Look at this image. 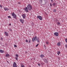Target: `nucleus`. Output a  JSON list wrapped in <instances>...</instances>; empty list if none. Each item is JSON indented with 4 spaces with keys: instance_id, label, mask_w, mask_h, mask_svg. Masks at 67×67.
Listing matches in <instances>:
<instances>
[{
    "instance_id": "obj_1",
    "label": "nucleus",
    "mask_w": 67,
    "mask_h": 67,
    "mask_svg": "<svg viewBox=\"0 0 67 67\" xmlns=\"http://www.w3.org/2000/svg\"><path fill=\"white\" fill-rule=\"evenodd\" d=\"M28 10H29V11H31V10H32V5H30V4L28 5L27 8L26 7L24 9L25 11L27 12H29Z\"/></svg>"
},
{
    "instance_id": "obj_2",
    "label": "nucleus",
    "mask_w": 67,
    "mask_h": 67,
    "mask_svg": "<svg viewBox=\"0 0 67 67\" xmlns=\"http://www.w3.org/2000/svg\"><path fill=\"white\" fill-rule=\"evenodd\" d=\"M37 19H39L40 20H42L43 19V18L41 16H37Z\"/></svg>"
},
{
    "instance_id": "obj_3",
    "label": "nucleus",
    "mask_w": 67,
    "mask_h": 67,
    "mask_svg": "<svg viewBox=\"0 0 67 67\" xmlns=\"http://www.w3.org/2000/svg\"><path fill=\"white\" fill-rule=\"evenodd\" d=\"M13 67H17V65H16V64L15 62L14 63L13 65Z\"/></svg>"
},
{
    "instance_id": "obj_4",
    "label": "nucleus",
    "mask_w": 67,
    "mask_h": 67,
    "mask_svg": "<svg viewBox=\"0 0 67 67\" xmlns=\"http://www.w3.org/2000/svg\"><path fill=\"white\" fill-rule=\"evenodd\" d=\"M54 36H58V32H55L54 33Z\"/></svg>"
},
{
    "instance_id": "obj_5",
    "label": "nucleus",
    "mask_w": 67,
    "mask_h": 67,
    "mask_svg": "<svg viewBox=\"0 0 67 67\" xmlns=\"http://www.w3.org/2000/svg\"><path fill=\"white\" fill-rule=\"evenodd\" d=\"M22 16L23 19H25L26 18V15L25 14H23L22 15Z\"/></svg>"
},
{
    "instance_id": "obj_6",
    "label": "nucleus",
    "mask_w": 67,
    "mask_h": 67,
    "mask_svg": "<svg viewBox=\"0 0 67 67\" xmlns=\"http://www.w3.org/2000/svg\"><path fill=\"white\" fill-rule=\"evenodd\" d=\"M20 21L22 24H23L24 23V20H23V19H20Z\"/></svg>"
},
{
    "instance_id": "obj_7",
    "label": "nucleus",
    "mask_w": 67,
    "mask_h": 67,
    "mask_svg": "<svg viewBox=\"0 0 67 67\" xmlns=\"http://www.w3.org/2000/svg\"><path fill=\"white\" fill-rule=\"evenodd\" d=\"M46 2H47L46 0H44L43 1V4H46Z\"/></svg>"
},
{
    "instance_id": "obj_8",
    "label": "nucleus",
    "mask_w": 67,
    "mask_h": 67,
    "mask_svg": "<svg viewBox=\"0 0 67 67\" xmlns=\"http://www.w3.org/2000/svg\"><path fill=\"white\" fill-rule=\"evenodd\" d=\"M44 62L46 63H47L48 62V60L47 59H44Z\"/></svg>"
},
{
    "instance_id": "obj_9",
    "label": "nucleus",
    "mask_w": 67,
    "mask_h": 67,
    "mask_svg": "<svg viewBox=\"0 0 67 67\" xmlns=\"http://www.w3.org/2000/svg\"><path fill=\"white\" fill-rule=\"evenodd\" d=\"M4 34H5V35L6 36H8V32H5Z\"/></svg>"
},
{
    "instance_id": "obj_10",
    "label": "nucleus",
    "mask_w": 67,
    "mask_h": 67,
    "mask_svg": "<svg viewBox=\"0 0 67 67\" xmlns=\"http://www.w3.org/2000/svg\"><path fill=\"white\" fill-rule=\"evenodd\" d=\"M4 9L5 11H8L9 10V9L7 8L4 7Z\"/></svg>"
},
{
    "instance_id": "obj_11",
    "label": "nucleus",
    "mask_w": 67,
    "mask_h": 67,
    "mask_svg": "<svg viewBox=\"0 0 67 67\" xmlns=\"http://www.w3.org/2000/svg\"><path fill=\"white\" fill-rule=\"evenodd\" d=\"M57 44L58 46H59L61 45V42H58Z\"/></svg>"
},
{
    "instance_id": "obj_12",
    "label": "nucleus",
    "mask_w": 67,
    "mask_h": 67,
    "mask_svg": "<svg viewBox=\"0 0 67 67\" xmlns=\"http://www.w3.org/2000/svg\"><path fill=\"white\" fill-rule=\"evenodd\" d=\"M10 57V55H9V54H7L6 55H5V57Z\"/></svg>"
},
{
    "instance_id": "obj_13",
    "label": "nucleus",
    "mask_w": 67,
    "mask_h": 67,
    "mask_svg": "<svg viewBox=\"0 0 67 67\" xmlns=\"http://www.w3.org/2000/svg\"><path fill=\"white\" fill-rule=\"evenodd\" d=\"M11 15H12V16H13V17L14 16V15H15V14L14 12H13V13L11 14Z\"/></svg>"
},
{
    "instance_id": "obj_14",
    "label": "nucleus",
    "mask_w": 67,
    "mask_h": 67,
    "mask_svg": "<svg viewBox=\"0 0 67 67\" xmlns=\"http://www.w3.org/2000/svg\"><path fill=\"white\" fill-rule=\"evenodd\" d=\"M16 15H14V16L13 17V18H14V19H16Z\"/></svg>"
},
{
    "instance_id": "obj_15",
    "label": "nucleus",
    "mask_w": 67,
    "mask_h": 67,
    "mask_svg": "<svg viewBox=\"0 0 67 67\" xmlns=\"http://www.w3.org/2000/svg\"><path fill=\"white\" fill-rule=\"evenodd\" d=\"M35 41V37H33L32 40V42H34V41Z\"/></svg>"
},
{
    "instance_id": "obj_16",
    "label": "nucleus",
    "mask_w": 67,
    "mask_h": 67,
    "mask_svg": "<svg viewBox=\"0 0 67 67\" xmlns=\"http://www.w3.org/2000/svg\"><path fill=\"white\" fill-rule=\"evenodd\" d=\"M40 57L41 58H43L44 57V55H43V54H41V55L40 56Z\"/></svg>"
},
{
    "instance_id": "obj_17",
    "label": "nucleus",
    "mask_w": 67,
    "mask_h": 67,
    "mask_svg": "<svg viewBox=\"0 0 67 67\" xmlns=\"http://www.w3.org/2000/svg\"><path fill=\"white\" fill-rule=\"evenodd\" d=\"M35 41H37V36H35Z\"/></svg>"
},
{
    "instance_id": "obj_18",
    "label": "nucleus",
    "mask_w": 67,
    "mask_h": 67,
    "mask_svg": "<svg viewBox=\"0 0 67 67\" xmlns=\"http://www.w3.org/2000/svg\"><path fill=\"white\" fill-rule=\"evenodd\" d=\"M60 54V51H58L57 54L58 55H59V54Z\"/></svg>"
},
{
    "instance_id": "obj_19",
    "label": "nucleus",
    "mask_w": 67,
    "mask_h": 67,
    "mask_svg": "<svg viewBox=\"0 0 67 67\" xmlns=\"http://www.w3.org/2000/svg\"><path fill=\"white\" fill-rule=\"evenodd\" d=\"M56 9H54L53 10V12H56Z\"/></svg>"
},
{
    "instance_id": "obj_20",
    "label": "nucleus",
    "mask_w": 67,
    "mask_h": 67,
    "mask_svg": "<svg viewBox=\"0 0 67 67\" xmlns=\"http://www.w3.org/2000/svg\"><path fill=\"white\" fill-rule=\"evenodd\" d=\"M57 24H58V25H60V23L59 22H58L57 23Z\"/></svg>"
},
{
    "instance_id": "obj_21",
    "label": "nucleus",
    "mask_w": 67,
    "mask_h": 67,
    "mask_svg": "<svg viewBox=\"0 0 67 67\" xmlns=\"http://www.w3.org/2000/svg\"><path fill=\"white\" fill-rule=\"evenodd\" d=\"M0 53H4V51L2 50Z\"/></svg>"
},
{
    "instance_id": "obj_22",
    "label": "nucleus",
    "mask_w": 67,
    "mask_h": 67,
    "mask_svg": "<svg viewBox=\"0 0 67 67\" xmlns=\"http://www.w3.org/2000/svg\"><path fill=\"white\" fill-rule=\"evenodd\" d=\"M43 0H40L39 1V2L40 3H42V1H43Z\"/></svg>"
},
{
    "instance_id": "obj_23",
    "label": "nucleus",
    "mask_w": 67,
    "mask_h": 67,
    "mask_svg": "<svg viewBox=\"0 0 67 67\" xmlns=\"http://www.w3.org/2000/svg\"><path fill=\"white\" fill-rule=\"evenodd\" d=\"M37 42H40V40H39V38H38V39H37Z\"/></svg>"
},
{
    "instance_id": "obj_24",
    "label": "nucleus",
    "mask_w": 67,
    "mask_h": 67,
    "mask_svg": "<svg viewBox=\"0 0 67 67\" xmlns=\"http://www.w3.org/2000/svg\"><path fill=\"white\" fill-rule=\"evenodd\" d=\"M48 42H47V41H46V43L47 44V45H48Z\"/></svg>"
},
{
    "instance_id": "obj_25",
    "label": "nucleus",
    "mask_w": 67,
    "mask_h": 67,
    "mask_svg": "<svg viewBox=\"0 0 67 67\" xmlns=\"http://www.w3.org/2000/svg\"><path fill=\"white\" fill-rule=\"evenodd\" d=\"M29 42L30 43H31V39L29 40Z\"/></svg>"
},
{
    "instance_id": "obj_26",
    "label": "nucleus",
    "mask_w": 67,
    "mask_h": 67,
    "mask_svg": "<svg viewBox=\"0 0 67 67\" xmlns=\"http://www.w3.org/2000/svg\"><path fill=\"white\" fill-rule=\"evenodd\" d=\"M21 67H24V66L22 64L21 65Z\"/></svg>"
},
{
    "instance_id": "obj_27",
    "label": "nucleus",
    "mask_w": 67,
    "mask_h": 67,
    "mask_svg": "<svg viewBox=\"0 0 67 67\" xmlns=\"http://www.w3.org/2000/svg\"><path fill=\"white\" fill-rule=\"evenodd\" d=\"M50 5L51 7H52V3H50Z\"/></svg>"
},
{
    "instance_id": "obj_28",
    "label": "nucleus",
    "mask_w": 67,
    "mask_h": 67,
    "mask_svg": "<svg viewBox=\"0 0 67 67\" xmlns=\"http://www.w3.org/2000/svg\"><path fill=\"white\" fill-rule=\"evenodd\" d=\"M16 57H19V55L18 54H16Z\"/></svg>"
},
{
    "instance_id": "obj_29",
    "label": "nucleus",
    "mask_w": 67,
    "mask_h": 67,
    "mask_svg": "<svg viewBox=\"0 0 67 67\" xmlns=\"http://www.w3.org/2000/svg\"><path fill=\"white\" fill-rule=\"evenodd\" d=\"M56 5V4H55V3H53V5L54 6V5Z\"/></svg>"
},
{
    "instance_id": "obj_30",
    "label": "nucleus",
    "mask_w": 67,
    "mask_h": 67,
    "mask_svg": "<svg viewBox=\"0 0 67 67\" xmlns=\"http://www.w3.org/2000/svg\"><path fill=\"white\" fill-rule=\"evenodd\" d=\"M38 65L39 66H41L40 65V63H38Z\"/></svg>"
},
{
    "instance_id": "obj_31",
    "label": "nucleus",
    "mask_w": 67,
    "mask_h": 67,
    "mask_svg": "<svg viewBox=\"0 0 67 67\" xmlns=\"http://www.w3.org/2000/svg\"><path fill=\"white\" fill-rule=\"evenodd\" d=\"M15 59H16V60H18V58L17 57H16L15 58Z\"/></svg>"
},
{
    "instance_id": "obj_32",
    "label": "nucleus",
    "mask_w": 67,
    "mask_h": 67,
    "mask_svg": "<svg viewBox=\"0 0 67 67\" xmlns=\"http://www.w3.org/2000/svg\"><path fill=\"white\" fill-rule=\"evenodd\" d=\"M17 47L16 45H15H15H14V47Z\"/></svg>"
},
{
    "instance_id": "obj_33",
    "label": "nucleus",
    "mask_w": 67,
    "mask_h": 67,
    "mask_svg": "<svg viewBox=\"0 0 67 67\" xmlns=\"http://www.w3.org/2000/svg\"><path fill=\"white\" fill-rule=\"evenodd\" d=\"M65 41L66 43H67V39H65Z\"/></svg>"
},
{
    "instance_id": "obj_34",
    "label": "nucleus",
    "mask_w": 67,
    "mask_h": 67,
    "mask_svg": "<svg viewBox=\"0 0 67 67\" xmlns=\"http://www.w3.org/2000/svg\"><path fill=\"white\" fill-rule=\"evenodd\" d=\"M8 18H11V17L10 16H8Z\"/></svg>"
},
{
    "instance_id": "obj_35",
    "label": "nucleus",
    "mask_w": 67,
    "mask_h": 67,
    "mask_svg": "<svg viewBox=\"0 0 67 67\" xmlns=\"http://www.w3.org/2000/svg\"><path fill=\"white\" fill-rule=\"evenodd\" d=\"M9 31H12V29H9Z\"/></svg>"
},
{
    "instance_id": "obj_36",
    "label": "nucleus",
    "mask_w": 67,
    "mask_h": 67,
    "mask_svg": "<svg viewBox=\"0 0 67 67\" xmlns=\"http://www.w3.org/2000/svg\"><path fill=\"white\" fill-rule=\"evenodd\" d=\"M0 7L2 8V5H0Z\"/></svg>"
},
{
    "instance_id": "obj_37",
    "label": "nucleus",
    "mask_w": 67,
    "mask_h": 67,
    "mask_svg": "<svg viewBox=\"0 0 67 67\" xmlns=\"http://www.w3.org/2000/svg\"><path fill=\"white\" fill-rule=\"evenodd\" d=\"M26 42H28V40H26Z\"/></svg>"
},
{
    "instance_id": "obj_38",
    "label": "nucleus",
    "mask_w": 67,
    "mask_h": 67,
    "mask_svg": "<svg viewBox=\"0 0 67 67\" xmlns=\"http://www.w3.org/2000/svg\"><path fill=\"white\" fill-rule=\"evenodd\" d=\"M52 3H53V0H51Z\"/></svg>"
},
{
    "instance_id": "obj_39",
    "label": "nucleus",
    "mask_w": 67,
    "mask_h": 67,
    "mask_svg": "<svg viewBox=\"0 0 67 67\" xmlns=\"http://www.w3.org/2000/svg\"><path fill=\"white\" fill-rule=\"evenodd\" d=\"M66 48H67V44L65 45Z\"/></svg>"
},
{
    "instance_id": "obj_40",
    "label": "nucleus",
    "mask_w": 67,
    "mask_h": 67,
    "mask_svg": "<svg viewBox=\"0 0 67 67\" xmlns=\"http://www.w3.org/2000/svg\"><path fill=\"white\" fill-rule=\"evenodd\" d=\"M38 44H37L36 46V47H37L38 46Z\"/></svg>"
},
{
    "instance_id": "obj_41",
    "label": "nucleus",
    "mask_w": 67,
    "mask_h": 67,
    "mask_svg": "<svg viewBox=\"0 0 67 67\" xmlns=\"http://www.w3.org/2000/svg\"><path fill=\"white\" fill-rule=\"evenodd\" d=\"M9 25L10 26L11 25V24H9Z\"/></svg>"
},
{
    "instance_id": "obj_42",
    "label": "nucleus",
    "mask_w": 67,
    "mask_h": 67,
    "mask_svg": "<svg viewBox=\"0 0 67 67\" xmlns=\"http://www.w3.org/2000/svg\"><path fill=\"white\" fill-rule=\"evenodd\" d=\"M7 63H9V62H8V61H7Z\"/></svg>"
},
{
    "instance_id": "obj_43",
    "label": "nucleus",
    "mask_w": 67,
    "mask_h": 67,
    "mask_svg": "<svg viewBox=\"0 0 67 67\" xmlns=\"http://www.w3.org/2000/svg\"><path fill=\"white\" fill-rule=\"evenodd\" d=\"M1 50H1V49H0V53H1Z\"/></svg>"
},
{
    "instance_id": "obj_44",
    "label": "nucleus",
    "mask_w": 67,
    "mask_h": 67,
    "mask_svg": "<svg viewBox=\"0 0 67 67\" xmlns=\"http://www.w3.org/2000/svg\"><path fill=\"white\" fill-rule=\"evenodd\" d=\"M1 39H3L2 38H1Z\"/></svg>"
},
{
    "instance_id": "obj_45",
    "label": "nucleus",
    "mask_w": 67,
    "mask_h": 67,
    "mask_svg": "<svg viewBox=\"0 0 67 67\" xmlns=\"http://www.w3.org/2000/svg\"><path fill=\"white\" fill-rule=\"evenodd\" d=\"M45 45H44V46H45Z\"/></svg>"
},
{
    "instance_id": "obj_46",
    "label": "nucleus",
    "mask_w": 67,
    "mask_h": 67,
    "mask_svg": "<svg viewBox=\"0 0 67 67\" xmlns=\"http://www.w3.org/2000/svg\"><path fill=\"white\" fill-rule=\"evenodd\" d=\"M61 67H63V66H61Z\"/></svg>"
}]
</instances>
